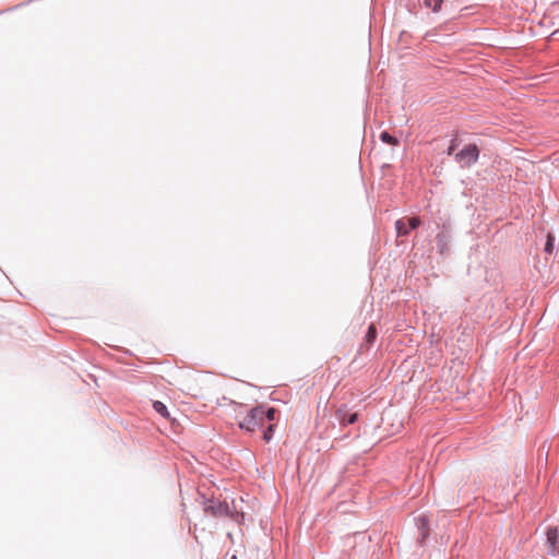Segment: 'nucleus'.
I'll list each match as a JSON object with an SVG mask.
<instances>
[{
    "label": "nucleus",
    "instance_id": "1",
    "mask_svg": "<svg viewBox=\"0 0 559 559\" xmlns=\"http://www.w3.org/2000/svg\"><path fill=\"white\" fill-rule=\"evenodd\" d=\"M198 495V501L203 507V511L206 514H210L213 518L229 516L231 514L229 506L226 501H219L214 497H206L200 491Z\"/></svg>",
    "mask_w": 559,
    "mask_h": 559
},
{
    "label": "nucleus",
    "instance_id": "2",
    "mask_svg": "<svg viewBox=\"0 0 559 559\" xmlns=\"http://www.w3.org/2000/svg\"><path fill=\"white\" fill-rule=\"evenodd\" d=\"M453 233L449 223L438 225V233L436 235V248L437 252L442 258H448L451 254Z\"/></svg>",
    "mask_w": 559,
    "mask_h": 559
},
{
    "label": "nucleus",
    "instance_id": "3",
    "mask_svg": "<svg viewBox=\"0 0 559 559\" xmlns=\"http://www.w3.org/2000/svg\"><path fill=\"white\" fill-rule=\"evenodd\" d=\"M241 430L253 432L257 428L264 426V406L257 405L252 407L246 417L238 424Z\"/></svg>",
    "mask_w": 559,
    "mask_h": 559
},
{
    "label": "nucleus",
    "instance_id": "4",
    "mask_svg": "<svg viewBox=\"0 0 559 559\" xmlns=\"http://www.w3.org/2000/svg\"><path fill=\"white\" fill-rule=\"evenodd\" d=\"M480 148L476 143H468L454 154V160L462 168H471L479 159Z\"/></svg>",
    "mask_w": 559,
    "mask_h": 559
},
{
    "label": "nucleus",
    "instance_id": "5",
    "mask_svg": "<svg viewBox=\"0 0 559 559\" xmlns=\"http://www.w3.org/2000/svg\"><path fill=\"white\" fill-rule=\"evenodd\" d=\"M333 418L341 427H346L355 424L359 418V414L358 412H352L346 404H342L336 408Z\"/></svg>",
    "mask_w": 559,
    "mask_h": 559
},
{
    "label": "nucleus",
    "instance_id": "6",
    "mask_svg": "<svg viewBox=\"0 0 559 559\" xmlns=\"http://www.w3.org/2000/svg\"><path fill=\"white\" fill-rule=\"evenodd\" d=\"M547 555L551 557L559 556V530L557 526H548L546 530Z\"/></svg>",
    "mask_w": 559,
    "mask_h": 559
},
{
    "label": "nucleus",
    "instance_id": "7",
    "mask_svg": "<svg viewBox=\"0 0 559 559\" xmlns=\"http://www.w3.org/2000/svg\"><path fill=\"white\" fill-rule=\"evenodd\" d=\"M417 530H418L417 542L420 546H424L426 543V539L429 536V531H430V522L426 515L418 516Z\"/></svg>",
    "mask_w": 559,
    "mask_h": 559
},
{
    "label": "nucleus",
    "instance_id": "8",
    "mask_svg": "<svg viewBox=\"0 0 559 559\" xmlns=\"http://www.w3.org/2000/svg\"><path fill=\"white\" fill-rule=\"evenodd\" d=\"M377 336H378V332H377L376 326L373 324H370L367 329L365 336H364V342L361 344V347L370 348L374 344Z\"/></svg>",
    "mask_w": 559,
    "mask_h": 559
},
{
    "label": "nucleus",
    "instance_id": "9",
    "mask_svg": "<svg viewBox=\"0 0 559 559\" xmlns=\"http://www.w3.org/2000/svg\"><path fill=\"white\" fill-rule=\"evenodd\" d=\"M395 230L397 237L408 236L411 231L408 230V225L405 218H400L395 221Z\"/></svg>",
    "mask_w": 559,
    "mask_h": 559
},
{
    "label": "nucleus",
    "instance_id": "10",
    "mask_svg": "<svg viewBox=\"0 0 559 559\" xmlns=\"http://www.w3.org/2000/svg\"><path fill=\"white\" fill-rule=\"evenodd\" d=\"M153 408L163 418H166V419L170 418V413H169L167 406L162 401H154Z\"/></svg>",
    "mask_w": 559,
    "mask_h": 559
},
{
    "label": "nucleus",
    "instance_id": "11",
    "mask_svg": "<svg viewBox=\"0 0 559 559\" xmlns=\"http://www.w3.org/2000/svg\"><path fill=\"white\" fill-rule=\"evenodd\" d=\"M379 139L381 142L389 144V145H393V146H395L400 143L399 139L396 136L392 135L388 131H382L379 135Z\"/></svg>",
    "mask_w": 559,
    "mask_h": 559
},
{
    "label": "nucleus",
    "instance_id": "12",
    "mask_svg": "<svg viewBox=\"0 0 559 559\" xmlns=\"http://www.w3.org/2000/svg\"><path fill=\"white\" fill-rule=\"evenodd\" d=\"M460 143H461V141H460L457 134L453 135V138L450 140V144H449L448 148L445 150V154L454 157V154L456 153V150L460 146Z\"/></svg>",
    "mask_w": 559,
    "mask_h": 559
},
{
    "label": "nucleus",
    "instance_id": "13",
    "mask_svg": "<svg viewBox=\"0 0 559 559\" xmlns=\"http://www.w3.org/2000/svg\"><path fill=\"white\" fill-rule=\"evenodd\" d=\"M426 8L432 10V12L437 13L441 10L443 0H423Z\"/></svg>",
    "mask_w": 559,
    "mask_h": 559
},
{
    "label": "nucleus",
    "instance_id": "14",
    "mask_svg": "<svg viewBox=\"0 0 559 559\" xmlns=\"http://www.w3.org/2000/svg\"><path fill=\"white\" fill-rule=\"evenodd\" d=\"M405 221H406V223L408 225V230L409 231L419 228V226L421 225V221L417 216L407 217V218H405Z\"/></svg>",
    "mask_w": 559,
    "mask_h": 559
},
{
    "label": "nucleus",
    "instance_id": "15",
    "mask_svg": "<svg viewBox=\"0 0 559 559\" xmlns=\"http://www.w3.org/2000/svg\"><path fill=\"white\" fill-rule=\"evenodd\" d=\"M544 251L547 254H552L554 253V251H555V236L548 234L547 240L545 242Z\"/></svg>",
    "mask_w": 559,
    "mask_h": 559
},
{
    "label": "nucleus",
    "instance_id": "16",
    "mask_svg": "<svg viewBox=\"0 0 559 559\" xmlns=\"http://www.w3.org/2000/svg\"><path fill=\"white\" fill-rule=\"evenodd\" d=\"M276 413H277L276 408L270 407V406L269 407L264 406V421L265 420L270 421V423L273 421L275 419Z\"/></svg>",
    "mask_w": 559,
    "mask_h": 559
},
{
    "label": "nucleus",
    "instance_id": "17",
    "mask_svg": "<svg viewBox=\"0 0 559 559\" xmlns=\"http://www.w3.org/2000/svg\"><path fill=\"white\" fill-rule=\"evenodd\" d=\"M274 436V426L270 424L266 428L263 429L262 438L265 442H270Z\"/></svg>",
    "mask_w": 559,
    "mask_h": 559
},
{
    "label": "nucleus",
    "instance_id": "18",
    "mask_svg": "<svg viewBox=\"0 0 559 559\" xmlns=\"http://www.w3.org/2000/svg\"><path fill=\"white\" fill-rule=\"evenodd\" d=\"M228 559H238L237 554H236V552H235V554H231V555L228 557Z\"/></svg>",
    "mask_w": 559,
    "mask_h": 559
}]
</instances>
